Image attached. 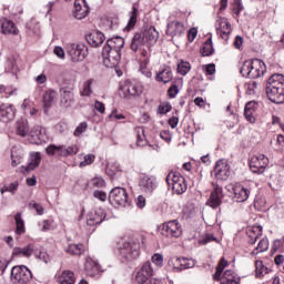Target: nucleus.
<instances>
[{"mask_svg": "<svg viewBox=\"0 0 284 284\" xmlns=\"http://www.w3.org/2000/svg\"><path fill=\"white\" fill-rule=\"evenodd\" d=\"M159 31L154 27H148L142 32L135 33L131 40V50L139 52L141 48H152L159 41Z\"/></svg>", "mask_w": 284, "mask_h": 284, "instance_id": "f257e3e1", "label": "nucleus"}, {"mask_svg": "<svg viewBox=\"0 0 284 284\" xmlns=\"http://www.w3.org/2000/svg\"><path fill=\"white\" fill-rule=\"evenodd\" d=\"M266 95L272 103H284V75L275 73L266 83Z\"/></svg>", "mask_w": 284, "mask_h": 284, "instance_id": "f03ea898", "label": "nucleus"}, {"mask_svg": "<svg viewBox=\"0 0 284 284\" xmlns=\"http://www.w3.org/2000/svg\"><path fill=\"white\" fill-rule=\"evenodd\" d=\"M266 70L265 62L255 58L244 61L240 68V73L246 79H261Z\"/></svg>", "mask_w": 284, "mask_h": 284, "instance_id": "7ed1b4c3", "label": "nucleus"}, {"mask_svg": "<svg viewBox=\"0 0 284 284\" xmlns=\"http://www.w3.org/2000/svg\"><path fill=\"white\" fill-rule=\"evenodd\" d=\"M230 263L227 260H224L222 257L216 266V271L213 274V281H220L221 284H227V283H241V277L233 271V270H226L223 273V270L227 267Z\"/></svg>", "mask_w": 284, "mask_h": 284, "instance_id": "20e7f679", "label": "nucleus"}, {"mask_svg": "<svg viewBox=\"0 0 284 284\" xmlns=\"http://www.w3.org/2000/svg\"><path fill=\"white\" fill-rule=\"evenodd\" d=\"M120 94H122L124 99L141 97V94H143V87H141L136 80H125L120 85Z\"/></svg>", "mask_w": 284, "mask_h": 284, "instance_id": "39448f33", "label": "nucleus"}, {"mask_svg": "<svg viewBox=\"0 0 284 284\" xmlns=\"http://www.w3.org/2000/svg\"><path fill=\"white\" fill-rule=\"evenodd\" d=\"M109 201L111 205L115 207L130 206V200L128 199V191L124 187H114L109 193Z\"/></svg>", "mask_w": 284, "mask_h": 284, "instance_id": "423d86ee", "label": "nucleus"}, {"mask_svg": "<svg viewBox=\"0 0 284 284\" xmlns=\"http://www.w3.org/2000/svg\"><path fill=\"white\" fill-rule=\"evenodd\" d=\"M67 54H69L73 63H79V61H84L88 57V47L83 43H70L67 45Z\"/></svg>", "mask_w": 284, "mask_h": 284, "instance_id": "0eeeda50", "label": "nucleus"}, {"mask_svg": "<svg viewBox=\"0 0 284 284\" xmlns=\"http://www.w3.org/2000/svg\"><path fill=\"white\" fill-rule=\"evenodd\" d=\"M102 59L105 68H115L119 64V61H121V51L103 47Z\"/></svg>", "mask_w": 284, "mask_h": 284, "instance_id": "6e6552de", "label": "nucleus"}, {"mask_svg": "<svg viewBox=\"0 0 284 284\" xmlns=\"http://www.w3.org/2000/svg\"><path fill=\"white\" fill-rule=\"evenodd\" d=\"M11 278L16 283L27 284L32 281V272L27 266H14L11 270Z\"/></svg>", "mask_w": 284, "mask_h": 284, "instance_id": "1a4fd4ad", "label": "nucleus"}, {"mask_svg": "<svg viewBox=\"0 0 284 284\" xmlns=\"http://www.w3.org/2000/svg\"><path fill=\"white\" fill-rule=\"evenodd\" d=\"M160 232L163 236H173V239H179L183 233V229H181V223L176 220L169 221L163 223Z\"/></svg>", "mask_w": 284, "mask_h": 284, "instance_id": "9d476101", "label": "nucleus"}, {"mask_svg": "<svg viewBox=\"0 0 284 284\" xmlns=\"http://www.w3.org/2000/svg\"><path fill=\"white\" fill-rule=\"evenodd\" d=\"M268 165L270 159L263 154L254 155L250 160V169L253 174H263Z\"/></svg>", "mask_w": 284, "mask_h": 284, "instance_id": "9b49d317", "label": "nucleus"}, {"mask_svg": "<svg viewBox=\"0 0 284 284\" xmlns=\"http://www.w3.org/2000/svg\"><path fill=\"white\" fill-rule=\"evenodd\" d=\"M139 187L143 194L146 196H152L154 194V190L159 187V182H156V178L150 175H143L140 178Z\"/></svg>", "mask_w": 284, "mask_h": 284, "instance_id": "f8f14e48", "label": "nucleus"}, {"mask_svg": "<svg viewBox=\"0 0 284 284\" xmlns=\"http://www.w3.org/2000/svg\"><path fill=\"white\" fill-rule=\"evenodd\" d=\"M120 254L126 261H134V258H139L140 255V245L139 243H130L125 242L123 246L120 248Z\"/></svg>", "mask_w": 284, "mask_h": 284, "instance_id": "ddd939ff", "label": "nucleus"}, {"mask_svg": "<svg viewBox=\"0 0 284 284\" xmlns=\"http://www.w3.org/2000/svg\"><path fill=\"white\" fill-rule=\"evenodd\" d=\"M212 185H213V191L210 194L206 205H209L213 210H216V207H220L221 203H223V196H224L223 187L214 182L212 183Z\"/></svg>", "mask_w": 284, "mask_h": 284, "instance_id": "4468645a", "label": "nucleus"}, {"mask_svg": "<svg viewBox=\"0 0 284 284\" xmlns=\"http://www.w3.org/2000/svg\"><path fill=\"white\" fill-rule=\"evenodd\" d=\"M214 174L217 181H227L230 179V164L227 160H219L214 166Z\"/></svg>", "mask_w": 284, "mask_h": 284, "instance_id": "2eb2a0df", "label": "nucleus"}, {"mask_svg": "<svg viewBox=\"0 0 284 284\" xmlns=\"http://www.w3.org/2000/svg\"><path fill=\"white\" fill-rule=\"evenodd\" d=\"M172 79H174L172 67L168 64H162L155 74V81L158 83H164V85H166V83L172 82Z\"/></svg>", "mask_w": 284, "mask_h": 284, "instance_id": "dca6fc26", "label": "nucleus"}, {"mask_svg": "<svg viewBox=\"0 0 284 284\" xmlns=\"http://www.w3.org/2000/svg\"><path fill=\"white\" fill-rule=\"evenodd\" d=\"M105 210L104 209H95L93 211H91L90 213H88L87 215V225L93 227V225H101V223H103V221H105Z\"/></svg>", "mask_w": 284, "mask_h": 284, "instance_id": "f3484780", "label": "nucleus"}, {"mask_svg": "<svg viewBox=\"0 0 284 284\" xmlns=\"http://www.w3.org/2000/svg\"><path fill=\"white\" fill-rule=\"evenodd\" d=\"M231 190L233 192V201L236 203H245V201L250 199V194H252L250 187H245L241 184L231 186Z\"/></svg>", "mask_w": 284, "mask_h": 284, "instance_id": "a211bd4d", "label": "nucleus"}, {"mask_svg": "<svg viewBox=\"0 0 284 284\" xmlns=\"http://www.w3.org/2000/svg\"><path fill=\"white\" fill-rule=\"evenodd\" d=\"M74 104V89L63 87L60 89V105L62 108H72Z\"/></svg>", "mask_w": 284, "mask_h": 284, "instance_id": "6ab92c4d", "label": "nucleus"}, {"mask_svg": "<svg viewBox=\"0 0 284 284\" xmlns=\"http://www.w3.org/2000/svg\"><path fill=\"white\" fill-rule=\"evenodd\" d=\"M216 33L224 41H227L230 39V34L232 33V24H230V21H227L226 18H220L216 21Z\"/></svg>", "mask_w": 284, "mask_h": 284, "instance_id": "aec40b11", "label": "nucleus"}, {"mask_svg": "<svg viewBox=\"0 0 284 284\" xmlns=\"http://www.w3.org/2000/svg\"><path fill=\"white\" fill-rule=\"evenodd\" d=\"M31 143L34 145H41V143H45L48 141V134H45V129L41 125H36L30 131Z\"/></svg>", "mask_w": 284, "mask_h": 284, "instance_id": "412c9836", "label": "nucleus"}, {"mask_svg": "<svg viewBox=\"0 0 284 284\" xmlns=\"http://www.w3.org/2000/svg\"><path fill=\"white\" fill-rule=\"evenodd\" d=\"M88 14H90V7L85 2V0H75L74 9H73L74 19H78V20L85 19Z\"/></svg>", "mask_w": 284, "mask_h": 284, "instance_id": "4be33fe9", "label": "nucleus"}, {"mask_svg": "<svg viewBox=\"0 0 284 284\" xmlns=\"http://www.w3.org/2000/svg\"><path fill=\"white\" fill-rule=\"evenodd\" d=\"M14 105L3 103L0 105V121L2 123H10L14 119Z\"/></svg>", "mask_w": 284, "mask_h": 284, "instance_id": "5701e85b", "label": "nucleus"}, {"mask_svg": "<svg viewBox=\"0 0 284 284\" xmlns=\"http://www.w3.org/2000/svg\"><path fill=\"white\" fill-rule=\"evenodd\" d=\"M183 32H185V26L183 22L174 20L168 23L166 34L169 37H181Z\"/></svg>", "mask_w": 284, "mask_h": 284, "instance_id": "b1692460", "label": "nucleus"}, {"mask_svg": "<svg viewBox=\"0 0 284 284\" xmlns=\"http://www.w3.org/2000/svg\"><path fill=\"white\" fill-rule=\"evenodd\" d=\"M85 39L91 48H99L105 41V34L101 31H93L87 34Z\"/></svg>", "mask_w": 284, "mask_h": 284, "instance_id": "393cba45", "label": "nucleus"}, {"mask_svg": "<svg viewBox=\"0 0 284 284\" xmlns=\"http://www.w3.org/2000/svg\"><path fill=\"white\" fill-rule=\"evenodd\" d=\"M84 270L88 276H97L101 272V265H99V262L94 261L92 257H87Z\"/></svg>", "mask_w": 284, "mask_h": 284, "instance_id": "a878e982", "label": "nucleus"}, {"mask_svg": "<svg viewBox=\"0 0 284 284\" xmlns=\"http://www.w3.org/2000/svg\"><path fill=\"white\" fill-rule=\"evenodd\" d=\"M0 26L2 34H19V29L17 28V24L12 22V20L3 18L0 20Z\"/></svg>", "mask_w": 284, "mask_h": 284, "instance_id": "bb28decb", "label": "nucleus"}, {"mask_svg": "<svg viewBox=\"0 0 284 284\" xmlns=\"http://www.w3.org/2000/svg\"><path fill=\"white\" fill-rule=\"evenodd\" d=\"M258 104L255 101H250L244 106V116L248 123H256V118H254V113L256 112V108Z\"/></svg>", "mask_w": 284, "mask_h": 284, "instance_id": "cd10ccee", "label": "nucleus"}, {"mask_svg": "<svg viewBox=\"0 0 284 284\" xmlns=\"http://www.w3.org/2000/svg\"><path fill=\"white\" fill-rule=\"evenodd\" d=\"M36 250V244L30 243L24 247H14L13 248V256H24L26 258H30Z\"/></svg>", "mask_w": 284, "mask_h": 284, "instance_id": "c85d7f7f", "label": "nucleus"}, {"mask_svg": "<svg viewBox=\"0 0 284 284\" xmlns=\"http://www.w3.org/2000/svg\"><path fill=\"white\" fill-rule=\"evenodd\" d=\"M59 93L54 89H49L43 94L44 112H48L49 108L52 106V103L57 101Z\"/></svg>", "mask_w": 284, "mask_h": 284, "instance_id": "c756f323", "label": "nucleus"}, {"mask_svg": "<svg viewBox=\"0 0 284 284\" xmlns=\"http://www.w3.org/2000/svg\"><path fill=\"white\" fill-rule=\"evenodd\" d=\"M125 45V40L122 37H115V38H110L104 48L112 49V50H118L121 52V49Z\"/></svg>", "mask_w": 284, "mask_h": 284, "instance_id": "7c9ffc66", "label": "nucleus"}, {"mask_svg": "<svg viewBox=\"0 0 284 284\" xmlns=\"http://www.w3.org/2000/svg\"><path fill=\"white\" fill-rule=\"evenodd\" d=\"M41 165V153L33 152L30 154V160L28 165L26 166V172H30L32 170H37Z\"/></svg>", "mask_w": 284, "mask_h": 284, "instance_id": "2f4dec72", "label": "nucleus"}, {"mask_svg": "<svg viewBox=\"0 0 284 284\" xmlns=\"http://www.w3.org/2000/svg\"><path fill=\"white\" fill-rule=\"evenodd\" d=\"M28 132H30V124H28V120H19L16 124V134L18 136L26 138L28 136Z\"/></svg>", "mask_w": 284, "mask_h": 284, "instance_id": "473e14b6", "label": "nucleus"}, {"mask_svg": "<svg viewBox=\"0 0 284 284\" xmlns=\"http://www.w3.org/2000/svg\"><path fill=\"white\" fill-rule=\"evenodd\" d=\"M129 21L124 30L130 32V30H134V26H136V20L139 19V9L136 7L132 8V11L129 13Z\"/></svg>", "mask_w": 284, "mask_h": 284, "instance_id": "72a5a7b5", "label": "nucleus"}, {"mask_svg": "<svg viewBox=\"0 0 284 284\" xmlns=\"http://www.w3.org/2000/svg\"><path fill=\"white\" fill-rule=\"evenodd\" d=\"M79 154V146L77 144L71 145H60V156H74Z\"/></svg>", "mask_w": 284, "mask_h": 284, "instance_id": "f704fd0d", "label": "nucleus"}, {"mask_svg": "<svg viewBox=\"0 0 284 284\" xmlns=\"http://www.w3.org/2000/svg\"><path fill=\"white\" fill-rule=\"evenodd\" d=\"M58 281L60 284H74L75 283V277H74V272L72 271H63L59 276Z\"/></svg>", "mask_w": 284, "mask_h": 284, "instance_id": "c9c22d12", "label": "nucleus"}, {"mask_svg": "<svg viewBox=\"0 0 284 284\" xmlns=\"http://www.w3.org/2000/svg\"><path fill=\"white\" fill-rule=\"evenodd\" d=\"M97 85V80L89 79L84 81L83 89L81 91V97H92V92H94V87Z\"/></svg>", "mask_w": 284, "mask_h": 284, "instance_id": "e433bc0d", "label": "nucleus"}, {"mask_svg": "<svg viewBox=\"0 0 284 284\" xmlns=\"http://www.w3.org/2000/svg\"><path fill=\"white\" fill-rule=\"evenodd\" d=\"M184 179L185 178L183 175H181V173H179L176 171H171L166 175V183H168L169 187H173L174 185H176V183H180L181 180H184Z\"/></svg>", "mask_w": 284, "mask_h": 284, "instance_id": "4c0bfd02", "label": "nucleus"}, {"mask_svg": "<svg viewBox=\"0 0 284 284\" xmlns=\"http://www.w3.org/2000/svg\"><path fill=\"white\" fill-rule=\"evenodd\" d=\"M21 159H23V151L17 146L11 149V165L12 168H17L21 163Z\"/></svg>", "mask_w": 284, "mask_h": 284, "instance_id": "58836bf2", "label": "nucleus"}, {"mask_svg": "<svg viewBox=\"0 0 284 284\" xmlns=\"http://www.w3.org/2000/svg\"><path fill=\"white\" fill-rule=\"evenodd\" d=\"M65 252L72 256H81L85 252V246L83 244H70Z\"/></svg>", "mask_w": 284, "mask_h": 284, "instance_id": "ea45409f", "label": "nucleus"}, {"mask_svg": "<svg viewBox=\"0 0 284 284\" xmlns=\"http://www.w3.org/2000/svg\"><path fill=\"white\" fill-rule=\"evenodd\" d=\"M16 221V234L21 236V234H26V222H23V217L21 213H17L14 216Z\"/></svg>", "mask_w": 284, "mask_h": 284, "instance_id": "a19ab883", "label": "nucleus"}, {"mask_svg": "<svg viewBox=\"0 0 284 284\" xmlns=\"http://www.w3.org/2000/svg\"><path fill=\"white\" fill-rule=\"evenodd\" d=\"M265 274H270V268L263 265V261H255V276L256 278H263Z\"/></svg>", "mask_w": 284, "mask_h": 284, "instance_id": "79ce46f5", "label": "nucleus"}, {"mask_svg": "<svg viewBox=\"0 0 284 284\" xmlns=\"http://www.w3.org/2000/svg\"><path fill=\"white\" fill-rule=\"evenodd\" d=\"M267 250H270V241L267 240V237H264L258 242L257 247L251 254L253 256H256V254L267 252Z\"/></svg>", "mask_w": 284, "mask_h": 284, "instance_id": "37998d69", "label": "nucleus"}, {"mask_svg": "<svg viewBox=\"0 0 284 284\" xmlns=\"http://www.w3.org/2000/svg\"><path fill=\"white\" fill-rule=\"evenodd\" d=\"M33 254L39 261H43V263H50V255H48V252L43 250V247L38 246L36 244V248L33 251Z\"/></svg>", "mask_w": 284, "mask_h": 284, "instance_id": "c03bdc74", "label": "nucleus"}, {"mask_svg": "<svg viewBox=\"0 0 284 284\" xmlns=\"http://www.w3.org/2000/svg\"><path fill=\"white\" fill-rule=\"evenodd\" d=\"M202 57H212L214 54V47L212 45V38L207 39L200 50Z\"/></svg>", "mask_w": 284, "mask_h": 284, "instance_id": "a18cd8bd", "label": "nucleus"}, {"mask_svg": "<svg viewBox=\"0 0 284 284\" xmlns=\"http://www.w3.org/2000/svg\"><path fill=\"white\" fill-rule=\"evenodd\" d=\"M6 72H10L11 74H17L19 72V67H17V60L14 58H9L4 65Z\"/></svg>", "mask_w": 284, "mask_h": 284, "instance_id": "49530a36", "label": "nucleus"}, {"mask_svg": "<svg viewBox=\"0 0 284 284\" xmlns=\"http://www.w3.org/2000/svg\"><path fill=\"white\" fill-rule=\"evenodd\" d=\"M173 192L175 194H185L187 192V182L184 180H180L179 183H175V185L172 187Z\"/></svg>", "mask_w": 284, "mask_h": 284, "instance_id": "de8ad7c7", "label": "nucleus"}, {"mask_svg": "<svg viewBox=\"0 0 284 284\" xmlns=\"http://www.w3.org/2000/svg\"><path fill=\"white\" fill-rule=\"evenodd\" d=\"M17 190H19V182L14 181L9 185H4L0 192L1 194H4V192H10V194H17Z\"/></svg>", "mask_w": 284, "mask_h": 284, "instance_id": "09e8293b", "label": "nucleus"}, {"mask_svg": "<svg viewBox=\"0 0 284 284\" xmlns=\"http://www.w3.org/2000/svg\"><path fill=\"white\" fill-rule=\"evenodd\" d=\"M169 267H172L173 272H182L181 257H172L169 260Z\"/></svg>", "mask_w": 284, "mask_h": 284, "instance_id": "8fccbe9b", "label": "nucleus"}, {"mask_svg": "<svg viewBox=\"0 0 284 284\" xmlns=\"http://www.w3.org/2000/svg\"><path fill=\"white\" fill-rule=\"evenodd\" d=\"M180 260H181V270H182V272H183V270H190V268H192L196 265V263L192 258L180 257Z\"/></svg>", "mask_w": 284, "mask_h": 284, "instance_id": "3c124183", "label": "nucleus"}, {"mask_svg": "<svg viewBox=\"0 0 284 284\" xmlns=\"http://www.w3.org/2000/svg\"><path fill=\"white\" fill-rule=\"evenodd\" d=\"M45 153L48 154V156H54V154L61 156V145L50 144L49 146H47Z\"/></svg>", "mask_w": 284, "mask_h": 284, "instance_id": "603ef678", "label": "nucleus"}, {"mask_svg": "<svg viewBox=\"0 0 284 284\" xmlns=\"http://www.w3.org/2000/svg\"><path fill=\"white\" fill-rule=\"evenodd\" d=\"M212 241H216V237L210 233H206L199 237L200 245H207V243H212Z\"/></svg>", "mask_w": 284, "mask_h": 284, "instance_id": "864d4df0", "label": "nucleus"}, {"mask_svg": "<svg viewBox=\"0 0 284 284\" xmlns=\"http://www.w3.org/2000/svg\"><path fill=\"white\" fill-rule=\"evenodd\" d=\"M29 207H30V210H36V212L39 216H43V214H44L43 206L41 204L37 203L34 200L29 202Z\"/></svg>", "mask_w": 284, "mask_h": 284, "instance_id": "5fc2aeb1", "label": "nucleus"}, {"mask_svg": "<svg viewBox=\"0 0 284 284\" xmlns=\"http://www.w3.org/2000/svg\"><path fill=\"white\" fill-rule=\"evenodd\" d=\"M191 65L189 64V62H180L178 64V72L179 74H182V77H185V74H187V72H190Z\"/></svg>", "mask_w": 284, "mask_h": 284, "instance_id": "6e6d98bb", "label": "nucleus"}, {"mask_svg": "<svg viewBox=\"0 0 284 284\" xmlns=\"http://www.w3.org/2000/svg\"><path fill=\"white\" fill-rule=\"evenodd\" d=\"M97 158L94 154H87L83 156V161L80 162V168H87V165H92Z\"/></svg>", "mask_w": 284, "mask_h": 284, "instance_id": "4d7b16f0", "label": "nucleus"}, {"mask_svg": "<svg viewBox=\"0 0 284 284\" xmlns=\"http://www.w3.org/2000/svg\"><path fill=\"white\" fill-rule=\"evenodd\" d=\"M258 88V83L254 80H251L246 83V92L247 94H256V89Z\"/></svg>", "mask_w": 284, "mask_h": 284, "instance_id": "13d9d810", "label": "nucleus"}, {"mask_svg": "<svg viewBox=\"0 0 284 284\" xmlns=\"http://www.w3.org/2000/svg\"><path fill=\"white\" fill-rule=\"evenodd\" d=\"M90 187H103L105 185V181L101 178H93L89 182Z\"/></svg>", "mask_w": 284, "mask_h": 284, "instance_id": "bf43d9fd", "label": "nucleus"}, {"mask_svg": "<svg viewBox=\"0 0 284 284\" xmlns=\"http://www.w3.org/2000/svg\"><path fill=\"white\" fill-rule=\"evenodd\" d=\"M233 12L236 14V17L243 12V2H241V0H234Z\"/></svg>", "mask_w": 284, "mask_h": 284, "instance_id": "052dcab7", "label": "nucleus"}, {"mask_svg": "<svg viewBox=\"0 0 284 284\" xmlns=\"http://www.w3.org/2000/svg\"><path fill=\"white\" fill-rule=\"evenodd\" d=\"M85 130H88V123L87 122L80 123V125H78L74 131V136H81L82 133L85 132Z\"/></svg>", "mask_w": 284, "mask_h": 284, "instance_id": "680f3d73", "label": "nucleus"}, {"mask_svg": "<svg viewBox=\"0 0 284 284\" xmlns=\"http://www.w3.org/2000/svg\"><path fill=\"white\" fill-rule=\"evenodd\" d=\"M152 263H154V265L158 267H163V256L159 253L154 254L152 256Z\"/></svg>", "mask_w": 284, "mask_h": 284, "instance_id": "e2e57ef3", "label": "nucleus"}, {"mask_svg": "<svg viewBox=\"0 0 284 284\" xmlns=\"http://www.w3.org/2000/svg\"><path fill=\"white\" fill-rule=\"evenodd\" d=\"M168 94L170 99L176 98V94H179V85L172 84L168 90Z\"/></svg>", "mask_w": 284, "mask_h": 284, "instance_id": "0e129e2a", "label": "nucleus"}, {"mask_svg": "<svg viewBox=\"0 0 284 284\" xmlns=\"http://www.w3.org/2000/svg\"><path fill=\"white\" fill-rule=\"evenodd\" d=\"M53 223H54V221H52V220H44L42 222L41 231L42 232H50V230H52V224Z\"/></svg>", "mask_w": 284, "mask_h": 284, "instance_id": "69168bd1", "label": "nucleus"}, {"mask_svg": "<svg viewBox=\"0 0 284 284\" xmlns=\"http://www.w3.org/2000/svg\"><path fill=\"white\" fill-rule=\"evenodd\" d=\"M53 54L58 57V59H65V50L62 47H55L53 50Z\"/></svg>", "mask_w": 284, "mask_h": 284, "instance_id": "338daca9", "label": "nucleus"}, {"mask_svg": "<svg viewBox=\"0 0 284 284\" xmlns=\"http://www.w3.org/2000/svg\"><path fill=\"white\" fill-rule=\"evenodd\" d=\"M171 110H172V104H170V103L159 105L160 114H168V112H170Z\"/></svg>", "mask_w": 284, "mask_h": 284, "instance_id": "774afa93", "label": "nucleus"}]
</instances>
